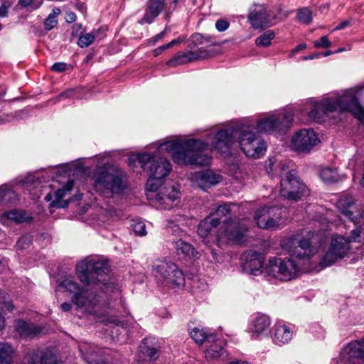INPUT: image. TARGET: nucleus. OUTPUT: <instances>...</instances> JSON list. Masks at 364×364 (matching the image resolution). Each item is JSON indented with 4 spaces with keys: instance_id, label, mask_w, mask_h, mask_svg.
Wrapping results in <instances>:
<instances>
[{
    "instance_id": "51",
    "label": "nucleus",
    "mask_w": 364,
    "mask_h": 364,
    "mask_svg": "<svg viewBox=\"0 0 364 364\" xmlns=\"http://www.w3.org/2000/svg\"><path fill=\"white\" fill-rule=\"evenodd\" d=\"M154 156L149 153H141L136 155V160L141 165L142 168H144L149 163H152L154 159Z\"/></svg>"
},
{
    "instance_id": "62",
    "label": "nucleus",
    "mask_w": 364,
    "mask_h": 364,
    "mask_svg": "<svg viewBox=\"0 0 364 364\" xmlns=\"http://www.w3.org/2000/svg\"><path fill=\"white\" fill-rule=\"evenodd\" d=\"M314 46H331V43L329 42L328 37L324 36H322L319 41H315Z\"/></svg>"
},
{
    "instance_id": "60",
    "label": "nucleus",
    "mask_w": 364,
    "mask_h": 364,
    "mask_svg": "<svg viewBox=\"0 0 364 364\" xmlns=\"http://www.w3.org/2000/svg\"><path fill=\"white\" fill-rule=\"evenodd\" d=\"M75 95V91L73 90H68L61 92L57 97V101H60L61 99L72 98Z\"/></svg>"
},
{
    "instance_id": "41",
    "label": "nucleus",
    "mask_w": 364,
    "mask_h": 364,
    "mask_svg": "<svg viewBox=\"0 0 364 364\" xmlns=\"http://www.w3.org/2000/svg\"><path fill=\"white\" fill-rule=\"evenodd\" d=\"M289 245H297L301 250H303V254L310 255L311 257L314 255L315 250L311 245V242L307 238H302L301 240L296 242L294 238H291L288 241Z\"/></svg>"
},
{
    "instance_id": "33",
    "label": "nucleus",
    "mask_w": 364,
    "mask_h": 364,
    "mask_svg": "<svg viewBox=\"0 0 364 364\" xmlns=\"http://www.w3.org/2000/svg\"><path fill=\"white\" fill-rule=\"evenodd\" d=\"M270 325L269 318L264 314H257L252 321L251 331L252 336L263 333L267 331Z\"/></svg>"
},
{
    "instance_id": "16",
    "label": "nucleus",
    "mask_w": 364,
    "mask_h": 364,
    "mask_svg": "<svg viewBox=\"0 0 364 364\" xmlns=\"http://www.w3.org/2000/svg\"><path fill=\"white\" fill-rule=\"evenodd\" d=\"M247 231V225L244 222H240L236 219L230 223L222 224L218 232H217V237L218 238L225 237L230 242L241 243Z\"/></svg>"
},
{
    "instance_id": "19",
    "label": "nucleus",
    "mask_w": 364,
    "mask_h": 364,
    "mask_svg": "<svg viewBox=\"0 0 364 364\" xmlns=\"http://www.w3.org/2000/svg\"><path fill=\"white\" fill-rule=\"evenodd\" d=\"M336 111V105L331 98H326L319 102H315L309 112V119L315 122L321 123L330 113Z\"/></svg>"
},
{
    "instance_id": "39",
    "label": "nucleus",
    "mask_w": 364,
    "mask_h": 364,
    "mask_svg": "<svg viewBox=\"0 0 364 364\" xmlns=\"http://www.w3.org/2000/svg\"><path fill=\"white\" fill-rule=\"evenodd\" d=\"M250 146L255 153L253 154H245L247 157L250 158H260L267 150L266 142L258 136L251 142Z\"/></svg>"
},
{
    "instance_id": "10",
    "label": "nucleus",
    "mask_w": 364,
    "mask_h": 364,
    "mask_svg": "<svg viewBox=\"0 0 364 364\" xmlns=\"http://www.w3.org/2000/svg\"><path fill=\"white\" fill-rule=\"evenodd\" d=\"M222 52L220 49H207V47H186L183 50L178 52L168 60L167 65L170 67H176L194 60L212 58Z\"/></svg>"
},
{
    "instance_id": "37",
    "label": "nucleus",
    "mask_w": 364,
    "mask_h": 364,
    "mask_svg": "<svg viewBox=\"0 0 364 364\" xmlns=\"http://www.w3.org/2000/svg\"><path fill=\"white\" fill-rule=\"evenodd\" d=\"M190 334L191 338L198 345L210 343L215 341V336L210 333L208 334L203 329L197 327L192 329Z\"/></svg>"
},
{
    "instance_id": "48",
    "label": "nucleus",
    "mask_w": 364,
    "mask_h": 364,
    "mask_svg": "<svg viewBox=\"0 0 364 364\" xmlns=\"http://www.w3.org/2000/svg\"><path fill=\"white\" fill-rule=\"evenodd\" d=\"M275 38V34L272 31H267L263 34L257 37L255 40L256 46H270L271 41Z\"/></svg>"
},
{
    "instance_id": "36",
    "label": "nucleus",
    "mask_w": 364,
    "mask_h": 364,
    "mask_svg": "<svg viewBox=\"0 0 364 364\" xmlns=\"http://www.w3.org/2000/svg\"><path fill=\"white\" fill-rule=\"evenodd\" d=\"M205 350V357L207 360L218 359L226 356V350L223 348L221 343L213 341Z\"/></svg>"
},
{
    "instance_id": "45",
    "label": "nucleus",
    "mask_w": 364,
    "mask_h": 364,
    "mask_svg": "<svg viewBox=\"0 0 364 364\" xmlns=\"http://www.w3.org/2000/svg\"><path fill=\"white\" fill-rule=\"evenodd\" d=\"M59 286L65 289L66 291L73 293V295L82 288L79 284L72 278H65L60 283Z\"/></svg>"
},
{
    "instance_id": "12",
    "label": "nucleus",
    "mask_w": 364,
    "mask_h": 364,
    "mask_svg": "<svg viewBox=\"0 0 364 364\" xmlns=\"http://www.w3.org/2000/svg\"><path fill=\"white\" fill-rule=\"evenodd\" d=\"M336 206L340 213L355 225L362 222L364 215L363 208L355 203L352 195L341 196L337 200Z\"/></svg>"
},
{
    "instance_id": "38",
    "label": "nucleus",
    "mask_w": 364,
    "mask_h": 364,
    "mask_svg": "<svg viewBox=\"0 0 364 364\" xmlns=\"http://www.w3.org/2000/svg\"><path fill=\"white\" fill-rule=\"evenodd\" d=\"M14 349L8 343H0V364H12Z\"/></svg>"
},
{
    "instance_id": "5",
    "label": "nucleus",
    "mask_w": 364,
    "mask_h": 364,
    "mask_svg": "<svg viewBox=\"0 0 364 364\" xmlns=\"http://www.w3.org/2000/svg\"><path fill=\"white\" fill-rule=\"evenodd\" d=\"M127 188L126 173L121 170L113 171H101L97 173L95 179L96 191L106 197L120 193Z\"/></svg>"
},
{
    "instance_id": "34",
    "label": "nucleus",
    "mask_w": 364,
    "mask_h": 364,
    "mask_svg": "<svg viewBox=\"0 0 364 364\" xmlns=\"http://www.w3.org/2000/svg\"><path fill=\"white\" fill-rule=\"evenodd\" d=\"M205 43V39L201 34L194 33L187 41L184 37L179 36L175 39L171 40L164 46H176L177 44L181 43L187 44V46H198L200 44H204Z\"/></svg>"
},
{
    "instance_id": "21",
    "label": "nucleus",
    "mask_w": 364,
    "mask_h": 364,
    "mask_svg": "<svg viewBox=\"0 0 364 364\" xmlns=\"http://www.w3.org/2000/svg\"><path fill=\"white\" fill-rule=\"evenodd\" d=\"M79 349L83 359L88 364H105V358L102 350L97 346L89 343H82Z\"/></svg>"
},
{
    "instance_id": "35",
    "label": "nucleus",
    "mask_w": 364,
    "mask_h": 364,
    "mask_svg": "<svg viewBox=\"0 0 364 364\" xmlns=\"http://www.w3.org/2000/svg\"><path fill=\"white\" fill-rule=\"evenodd\" d=\"M175 248L178 255L181 254L192 258H198L200 256L199 252L191 244L182 240L175 242Z\"/></svg>"
},
{
    "instance_id": "40",
    "label": "nucleus",
    "mask_w": 364,
    "mask_h": 364,
    "mask_svg": "<svg viewBox=\"0 0 364 364\" xmlns=\"http://www.w3.org/2000/svg\"><path fill=\"white\" fill-rule=\"evenodd\" d=\"M320 178L327 183L337 182L341 180L337 169L331 167H325L321 169Z\"/></svg>"
},
{
    "instance_id": "23",
    "label": "nucleus",
    "mask_w": 364,
    "mask_h": 364,
    "mask_svg": "<svg viewBox=\"0 0 364 364\" xmlns=\"http://www.w3.org/2000/svg\"><path fill=\"white\" fill-rule=\"evenodd\" d=\"M26 359L28 364H58L55 355L48 350H31Z\"/></svg>"
},
{
    "instance_id": "49",
    "label": "nucleus",
    "mask_w": 364,
    "mask_h": 364,
    "mask_svg": "<svg viewBox=\"0 0 364 364\" xmlns=\"http://www.w3.org/2000/svg\"><path fill=\"white\" fill-rule=\"evenodd\" d=\"M43 1H36V0H18V5L21 9L31 8L32 10H36L42 5Z\"/></svg>"
},
{
    "instance_id": "42",
    "label": "nucleus",
    "mask_w": 364,
    "mask_h": 364,
    "mask_svg": "<svg viewBox=\"0 0 364 364\" xmlns=\"http://www.w3.org/2000/svg\"><path fill=\"white\" fill-rule=\"evenodd\" d=\"M14 309V306L11 300L4 296V300L0 301V331L4 326V316L11 312Z\"/></svg>"
},
{
    "instance_id": "13",
    "label": "nucleus",
    "mask_w": 364,
    "mask_h": 364,
    "mask_svg": "<svg viewBox=\"0 0 364 364\" xmlns=\"http://www.w3.org/2000/svg\"><path fill=\"white\" fill-rule=\"evenodd\" d=\"M172 169L170 162L165 158L153 161L150 166V177L146 183V188L154 192L161 183V180L167 176Z\"/></svg>"
},
{
    "instance_id": "47",
    "label": "nucleus",
    "mask_w": 364,
    "mask_h": 364,
    "mask_svg": "<svg viewBox=\"0 0 364 364\" xmlns=\"http://www.w3.org/2000/svg\"><path fill=\"white\" fill-rule=\"evenodd\" d=\"M296 17L300 23L309 25L312 21V11L307 7H303L298 10Z\"/></svg>"
},
{
    "instance_id": "22",
    "label": "nucleus",
    "mask_w": 364,
    "mask_h": 364,
    "mask_svg": "<svg viewBox=\"0 0 364 364\" xmlns=\"http://www.w3.org/2000/svg\"><path fill=\"white\" fill-rule=\"evenodd\" d=\"M263 259L260 255L256 252H247L245 256V262L243 264V270L253 276H257L262 274Z\"/></svg>"
},
{
    "instance_id": "59",
    "label": "nucleus",
    "mask_w": 364,
    "mask_h": 364,
    "mask_svg": "<svg viewBox=\"0 0 364 364\" xmlns=\"http://www.w3.org/2000/svg\"><path fill=\"white\" fill-rule=\"evenodd\" d=\"M68 65L65 63H55L52 65L51 70L55 72L60 73L65 71Z\"/></svg>"
},
{
    "instance_id": "27",
    "label": "nucleus",
    "mask_w": 364,
    "mask_h": 364,
    "mask_svg": "<svg viewBox=\"0 0 364 364\" xmlns=\"http://www.w3.org/2000/svg\"><path fill=\"white\" fill-rule=\"evenodd\" d=\"M235 207V205L229 203L220 205L217 208L216 210L213 213L210 214V215L219 218V224L220 225L225 223H230V221L236 220V218H235L233 211V208Z\"/></svg>"
},
{
    "instance_id": "2",
    "label": "nucleus",
    "mask_w": 364,
    "mask_h": 364,
    "mask_svg": "<svg viewBox=\"0 0 364 364\" xmlns=\"http://www.w3.org/2000/svg\"><path fill=\"white\" fill-rule=\"evenodd\" d=\"M208 147V143L195 139H176L161 144L158 150L171 153L178 164L206 166L211 160Z\"/></svg>"
},
{
    "instance_id": "53",
    "label": "nucleus",
    "mask_w": 364,
    "mask_h": 364,
    "mask_svg": "<svg viewBox=\"0 0 364 364\" xmlns=\"http://www.w3.org/2000/svg\"><path fill=\"white\" fill-rule=\"evenodd\" d=\"M289 254L291 255V256L300 259L311 257L310 255H306L303 254V250H301L300 247H298L297 245H290Z\"/></svg>"
},
{
    "instance_id": "28",
    "label": "nucleus",
    "mask_w": 364,
    "mask_h": 364,
    "mask_svg": "<svg viewBox=\"0 0 364 364\" xmlns=\"http://www.w3.org/2000/svg\"><path fill=\"white\" fill-rule=\"evenodd\" d=\"M293 332L286 325L277 324L274 327L273 341L274 343L282 346L288 343L292 338Z\"/></svg>"
},
{
    "instance_id": "50",
    "label": "nucleus",
    "mask_w": 364,
    "mask_h": 364,
    "mask_svg": "<svg viewBox=\"0 0 364 364\" xmlns=\"http://www.w3.org/2000/svg\"><path fill=\"white\" fill-rule=\"evenodd\" d=\"M344 50H346V49L344 48H340L336 49L335 50H325V51L316 53H314V55H311L303 56L302 59L303 60H309V59H313L314 58L327 57V56H329L331 54L339 53H341V52H343Z\"/></svg>"
},
{
    "instance_id": "63",
    "label": "nucleus",
    "mask_w": 364,
    "mask_h": 364,
    "mask_svg": "<svg viewBox=\"0 0 364 364\" xmlns=\"http://www.w3.org/2000/svg\"><path fill=\"white\" fill-rule=\"evenodd\" d=\"M74 7L75 8V9H77V11L81 12L82 14H85L86 13L87 7H86L85 4L83 3V2L77 1L75 4Z\"/></svg>"
},
{
    "instance_id": "1",
    "label": "nucleus",
    "mask_w": 364,
    "mask_h": 364,
    "mask_svg": "<svg viewBox=\"0 0 364 364\" xmlns=\"http://www.w3.org/2000/svg\"><path fill=\"white\" fill-rule=\"evenodd\" d=\"M108 272L107 263L105 261H95L86 258L76 265V273L81 282L87 285L102 284L100 288L105 291L96 294L84 288L76 292L72 297V302L78 307L100 308L107 307L110 304L111 298L106 294L112 292L117 296L120 295L117 284L107 281Z\"/></svg>"
},
{
    "instance_id": "6",
    "label": "nucleus",
    "mask_w": 364,
    "mask_h": 364,
    "mask_svg": "<svg viewBox=\"0 0 364 364\" xmlns=\"http://www.w3.org/2000/svg\"><path fill=\"white\" fill-rule=\"evenodd\" d=\"M152 274L159 284L166 287H181L185 284L183 272L171 262L161 261L154 264Z\"/></svg>"
},
{
    "instance_id": "32",
    "label": "nucleus",
    "mask_w": 364,
    "mask_h": 364,
    "mask_svg": "<svg viewBox=\"0 0 364 364\" xmlns=\"http://www.w3.org/2000/svg\"><path fill=\"white\" fill-rule=\"evenodd\" d=\"M15 328L22 337H29L40 333V328L33 323L23 320H17L15 322Z\"/></svg>"
},
{
    "instance_id": "64",
    "label": "nucleus",
    "mask_w": 364,
    "mask_h": 364,
    "mask_svg": "<svg viewBox=\"0 0 364 364\" xmlns=\"http://www.w3.org/2000/svg\"><path fill=\"white\" fill-rule=\"evenodd\" d=\"M65 19L67 23H73L76 20V15L73 11H68L66 13Z\"/></svg>"
},
{
    "instance_id": "30",
    "label": "nucleus",
    "mask_w": 364,
    "mask_h": 364,
    "mask_svg": "<svg viewBox=\"0 0 364 364\" xmlns=\"http://www.w3.org/2000/svg\"><path fill=\"white\" fill-rule=\"evenodd\" d=\"M74 186V181L69 180L67 183L60 189L57 190L55 193V199L52 201L51 205L57 208H65L71 200H63V198L65 196L67 193L72 191Z\"/></svg>"
},
{
    "instance_id": "29",
    "label": "nucleus",
    "mask_w": 364,
    "mask_h": 364,
    "mask_svg": "<svg viewBox=\"0 0 364 364\" xmlns=\"http://www.w3.org/2000/svg\"><path fill=\"white\" fill-rule=\"evenodd\" d=\"M160 348L159 344L154 338H146L139 346V351L149 357V360H156Z\"/></svg>"
},
{
    "instance_id": "3",
    "label": "nucleus",
    "mask_w": 364,
    "mask_h": 364,
    "mask_svg": "<svg viewBox=\"0 0 364 364\" xmlns=\"http://www.w3.org/2000/svg\"><path fill=\"white\" fill-rule=\"evenodd\" d=\"M255 129L253 124L241 123L234 127L220 130L215 134V148L221 153L228 154L232 145L237 141L245 154H253L255 152L250 144L257 137L253 132Z\"/></svg>"
},
{
    "instance_id": "46",
    "label": "nucleus",
    "mask_w": 364,
    "mask_h": 364,
    "mask_svg": "<svg viewBox=\"0 0 364 364\" xmlns=\"http://www.w3.org/2000/svg\"><path fill=\"white\" fill-rule=\"evenodd\" d=\"M16 199V193L11 188H0V202L12 204Z\"/></svg>"
},
{
    "instance_id": "14",
    "label": "nucleus",
    "mask_w": 364,
    "mask_h": 364,
    "mask_svg": "<svg viewBox=\"0 0 364 364\" xmlns=\"http://www.w3.org/2000/svg\"><path fill=\"white\" fill-rule=\"evenodd\" d=\"M179 196L178 190L173 184L168 183L158 186V188L154 192H151L149 197L154 198L161 208L170 209L176 205L175 202L179 198Z\"/></svg>"
},
{
    "instance_id": "57",
    "label": "nucleus",
    "mask_w": 364,
    "mask_h": 364,
    "mask_svg": "<svg viewBox=\"0 0 364 364\" xmlns=\"http://www.w3.org/2000/svg\"><path fill=\"white\" fill-rule=\"evenodd\" d=\"M57 23L58 19L48 15L44 21V26L47 30H51L57 25Z\"/></svg>"
},
{
    "instance_id": "25",
    "label": "nucleus",
    "mask_w": 364,
    "mask_h": 364,
    "mask_svg": "<svg viewBox=\"0 0 364 364\" xmlns=\"http://www.w3.org/2000/svg\"><path fill=\"white\" fill-rule=\"evenodd\" d=\"M248 19L254 28H263L269 26L266 9L259 6L248 15Z\"/></svg>"
},
{
    "instance_id": "58",
    "label": "nucleus",
    "mask_w": 364,
    "mask_h": 364,
    "mask_svg": "<svg viewBox=\"0 0 364 364\" xmlns=\"http://www.w3.org/2000/svg\"><path fill=\"white\" fill-rule=\"evenodd\" d=\"M16 117V114H0V124L11 122Z\"/></svg>"
},
{
    "instance_id": "24",
    "label": "nucleus",
    "mask_w": 364,
    "mask_h": 364,
    "mask_svg": "<svg viewBox=\"0 0 364 364\" xmlns=\"http://www.w3.org/2000/svg\"><path fill=\"white\" fill-rule=\"evenodd\" d=\"M164 8V0H150L148 3L144 16L141 19V23H151L161 14Z\"/></svg>"
},
{
    "instance_id": "15",
    "label": "nucleus",
    "mask_w": 364,
    "mask_h": 364,
    "mask_svg": "<svg viewBox=\"0 0 364 364\" xmlns=\"http://www.w3.org/2000/svg\"><path fill=\"white\" fill-rule=\"evenodd\" d=\"M331 101L336 105V111H349L358 117L363 114V110L358 103L354 88L345 90L343 95L331 99Z\"/></svg>"
},
{
    "instance_id": "7",
    "label": "nucleus",
    "mask_w": 364,
    "mask_h": 364,
    "mask_svg": "<svg viewBox=\"0 0 364 364\" xmlns=\"http://www.w3.org/2000/svg\"><path fill=\"white\" fill-rule=\"evenodd\" d=\"M293 120L290 112H280L269 114L260 118L256 124L259 133H275L286 131Z\"/></svg>"
},
{
    "instance_id": "8",
    "label": "nucleus",
    "mask_w": 364,
    "mask_h": 364,
    "mask_svg": "<svg viewBox=\"0 0 364 364\" xmlns=\"http://www.w3.org/2000/svg\"><path fill=\"white\" fill-rule=\"evenodd\" d=\"M286 217V208L272 205L260 207L256 211L254 219L260 228L276 229L283 223Z\"/></svg>"
},
{
    "instance_id": "11",
    "label": "nucleus",
    "mask_w": 364,
    "mask_h": 364,
    "mask_svg": "<svg viewBox=\"0 0 364 364\" xmlns=\"http://www.w3.org/2000/svg\"><path fill=\"white\" fill-rule=\"evenodd\" d=\"M280 185V195L287 199L297 201L309 194L306 185L299 180L294 170L287 171L284 177L281 176Z\"/></svg>"
},
{
    "instance_id": "17",
    "label": "nucleus",
    "mask_w": 364,
    "mask_h": 364,
    "mask_svg": "<svg viewBox=\"0 0 364 364\" xmlns=\"http://www.w3.org/2000/svg\"><path fill=\"white\" fill-rule=\"evenodd\" d=\"M338 364H364V341H354L343 350Z\"/></svg>"
},
{
    "instance_id": "44",
    "label": "nucleus",
    "mask_w": 364,
    "mask_h": 364,
    "mask_svg": "<svg viewBox=\"0 0 364 364\" xmlns=\"http://www.w3.org/2000/svg\"><path fill=\"white\" fill-rule=\"evenodd\" d=\"M98 35L99 31H94L91 33H83L78 37L77 45L90 46L99 37Z\"/></svg>"
},
{
    "instance_id": "52",
    "label": "nucleus",
    "mask_w": 364,
    "mask_h": 364,
    "mask_svg": "<svg viewBox=\"0 0 364 364\" xmlns=\"http://www.w3.org/2000/svg\"><path fill=\"white\" fill-rule=\"evenodd\" d=\"M32 236L29 234L21 236L17 242L16 246L18 249L24 250L30 247L32 243Z\"/></svg>"
},
{
    "instance_id": "4",
    "label": "nucleus",
    "mask_w": 364,
    "mask_h": 364,
    "mask_svg": "<svg viewBox=\"0 0 364 364\" xmlns=\"http://www.w3.org/2000/svg\"><path fill=\"white\" fill-rule=\"evenodd\" d=\"M364 240V225H361L352 230L349 240L341 235H333L329 249L320 261V266L322 268L328 267L335 263L337 260L343 259L348 253L351 241L360 242Z\"/></svg>"
},
{
    "instance_id": "18",
    "label": "nucleus",
    "mask_w": 364,
    "mask_h": 364,
    "mask_svg": "<svg viewBox=\"0 0 364 364\" xmlns=\"http://www.w3.org/2000/svg\"><path fill=\"white\" fill-rule=\"evenodd\" d=\"M318 141V138L312 129H303L292 136L291 145L296 151L309 152Z\"/></svg>"
},
{
    "instance_id": "9",
    "label": "nucleus",
    "mask_w": 364,
    "mask_h": 364,
    "mask_svg": "<svg viewBox=\"0 0 364 364\" xmlns=\"http://www.w3.org/2000/svg\"><path fill=\"white\" fill-rule=\"evenodd\" d=\"M265 271L269 276L282 281H289L296 277L299 267L292 259L272 257L265 267Z\"/></svg>"
},
{
    "instance_id": "26",
    "label": "nucleus",
    "mask_w": 364,
    "mask_h": 364,
    "mask_svg": "<svg viewBox=\"0 0 364 364\" xmlns=\"http://www.w3.org/2000/svg\"><path fill=\"white\" fill-rule=\"evenodd\" d=\"M218 226L220 227L219 218L210 215L199 223L198 226V233L200 237H205L213 232L217 233V232H218V230H217Z\"/></svg>"
},
{
    "instance_id": "61",
    "label": "nucleus",
    "mask_w": 364,
    "mask_h": 364,
    "mask_svg": "<svg viewBox=\"0 0 364 364\" xmlns=\"http://www.w3.org/2000/svg\"><path fill=\"white\" fill-rule=\"evenodd\" d=\"M83 33L82 25L81 23H75L72 27V36H80Z\"/></svg>"
},
{
    "instance_id": "54",
    "label": "nucleus",
    "mask_w": 364,
    "mask_h": 364,
    "mask_svg": "<svg viewBox=\"0 0 364 364\" xmlns=\"http://www.w3.org/2000/svg\"><path fill=\"white\" fill-rule=\"evenodd\" d=\"M134 232L139 236H144L146 235V225L141 221H136L132 225Z\"/></svg>"
},
{
    "instance_id": "56",
    "label": "nucleus",
    "mask_w": 364,
    "mask_h": 364,
    "mask_svg": "<svg viewBox=\"0 0 364 364\" xmlns=\"http://www.w3.org/2000/svg\"><path fill=\"white\" fill-rule=\"evenodd\" d=\"M229 25V22L227 20L220 18L215 23V28L218 31L222 32L227 30Z\"/></svg>"
},
{
    "instance_id": "31",
    "label": "nucleus",
    "mask_w": 364,
    "mask_h": 364,
    "mask_svg": "<svg viewBox=\"0 0 364 364\" xmlns=\"http://www.w3.org/2000/svg\"><path fill=\"white\" fill-rule=\"evenodd\" d=\"M288 165L285 161H278L274 157L269 158L266 164V171L270 176L279 175L284 177Z\"/></svg>"
},
{
    "instance_id": "55",
    "label": "nucleus",
    "mask_w": 364,
    "mask_h": 364,
    "mask_svg": "<svg viewBox=\"0 0 364 364\" xmlns=\"http://www.w3.org/2000/svg\"><path fill=\"white\" fill-rule=\"evenodd\" d=\"M14 0H4L0 6V18L8 16L9 9L13 5Z\"/></svg>"
},
{
    "instance_id": "20",
    "label": "nucleus",
    "mask_w": 364,
    "mask_h": 364,
    "mask_svg": "<svg viewBox=\"0 0 364 364\" xmlns=\"http://www.w3.org/2000/svg\"><path fill=\"white\" fill-rule=\"evenodd\" d=\"M222 178V176L210 170L195 172L191 177L192 181L203 190L219 183Z\"/></svg>"
},
{
    "instance_id": "43",
    "label": "nucleus",
    "mask_w": 364,
    "mask_h": 364,
    "mask_svg": "<svg viewBox=\"0 0 364 364\" xmlns=\"http://www.w3.org/2000/svg\"><path fill=\"white\" fill-rule=\"evenodd\" d=\"M24 213L17 210H11L7 212H4L1 218L2 223H5L6 220H10L16 223H21L24 220L23 217Z\"/></svg>"
}]
</instances>
